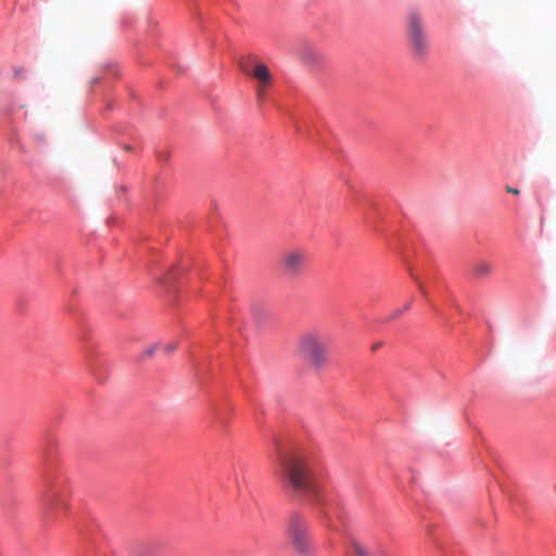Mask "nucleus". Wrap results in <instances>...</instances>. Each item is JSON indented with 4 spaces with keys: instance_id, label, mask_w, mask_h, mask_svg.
Here are the masks:
<instances>
[{
    "instance_id": "f257e3e1",
    "label": "nucleus",
    "mask_w": 556,
    "mask_h": 556,
    "mask_svg": "<svg viewBox=\"0 0 556 556\" xmlns=\"http://www.w3.org/2000/svg\"><path fill=\"white\" fill-rule=\"evenodd\" d=\"M281 482L298 492H306L321 507L324 516L330 518V508L320 490L314 482L307 458L299 453H281L276 469Z\"/></svg>"
},
{
    "instance_id": "f03ea898",
    "label": "nucleus",
    "mask_w": 556,
    "mask_h": 556,
    "mask_svg": "<svg viewBox=\"0 0 556 556\" xmlns=\"http://www.w3.org/2000/svg\"><path fill=\"white\" fill-rule=\"evenodd\" d=\"M296 352L312 367L321 368L328 357L327 340L318 331H306L298 340Z\"/></svg>"
},
{
    "instance_id": "7ed1b4c3",
    "label": "nucleus",
    "mask_w": 556,
    "mask_h": 556,
    "mask_svg": "<svg viewBox=\"0 0 556 556\" xmlns=\"http://www.w3.org/2000/svg\"><path fill=\"white\" fill-rule=\"evenodd\" d=\"M287 535L295 554L299 556H315L308 522L304 517L298 514L290 516Z\"/></svg>"
},
{
    "instance_id": "20e7f679",
    "label": "nucleus",
    "mask_w": 556,
    "mask_h": 556,
    "mask_svg": "<svg viewBox=\"0 0 556 556\" xmlns=\"http://www.w3.org/2000/svg\"><path fill=\"white\" fill-rule=\"evenodd\" d=\"M45 507L49 514L65 513L70 507V492L61 483L51 482L45 495Z\"/></svg>"
},
{
    "instance_id": "39448f33",
    "label": "nucleus",
    "mask_w": 556,
    "mask_h": 556,
    "mask_svg": "<svg viewBox=\"0 0 556 556\" xmlns=\"http://www.w3.org/2000/svg\"><path fill=\"white\" fill-rule=\"evenodd\" d=\"M307 252L302 249L286 250L280 257V267L283 275L295 278L304 270Z\"/></svg>"
},
{
    "instance_id": "423d86ee",
    "label": "nucleus",
    "mask_w": 556,
    "mask_h": 556,
    "mask_svg": "<svg viewBox=\"0 0 556 556\" xmlns=\"http://www.w3.org/2000/svg\"><path fill=\"white\" fill-rule=\"evenodd\" d=\"M408 39L414 53L417 56H424L427 52L428 43L421 17L416 12L410 13L408 16Z\"/></svg>"
},
{
    "instance_id": "0eeeda50",
    "label": "nucleus",
    "mask_w": 556,
    "mask_h": 556,
    "mask_svg": "<svg viewBox=\"0 0 556 556\" xmlns=\"http://www.w3.org/2000/svg\"><path fill=\"white\" fill-rule=\"evenodd\" d=\"M245 72L257 80L256 93L260 98L263 97L265 88L271 83L269 68L264 63H256L251 71L245 70Z\"/></svg>"
},
{
    "instance_id": "6e6552de",
    "label": "nucleus",
    "mask_w": 556,
    "mask_h": 556,
    "mask_svg": "<svg viewBox=\"0 0 556 556\" xmlns=\"http://www.w3.org/2000/svg\"><path fill=\"white\" fill-rule=\"evenodd\" d=\"M131 556H167V551L163 542L148 541L136 546Z\"/></svg>"
},
{
    "instance_id": "1a4fd4ad",
    "label": "nucleus",
    "mask_w": 556,
    "mask_h": 556,
    "mask_svg": "<svg viewBox=\"0 0 556 556\" xmlns=\"http://www.w3.org/2000/svg\"><path fill=\"white\" fill-rule=\"evenodd\" d=\"M298 58L308 67H318L323 64V54L314 47L303 45L298 51Z\"/></svg>"
},
{
    "instance_id": "9d476101",
    "label": "nucleus",
    "mask_w": 556,
    "mask_h": 556,
    "mask_svg": "<svg viewBox=\"0 0 556 556\" xmlns=\"http://www.w3.org/2000/svg\"><path fill=\"white\" fill-rule=\"evenodd\" d=\"M350 556H392L384 548H377L370 552L365 545L357 541L351 542V554Z\"/></svg>"
},
{
    "instance_id": "9b49d317",
    "label": "nucleus",
    "mask_w": 556,
    "mask_h": 556,
    "mask_svg": "<svg viewBox=\"0 0 556 556\" xmlns=\"http://www.w3.org/2000/svg\"><path fill=\"white\" fill-rule=\"evenodd\" d=\"M473 273L478 277H486L492 273V265L488 262H479L473 266Z\"/></svg>"
},
{
    "instance_id": "f8f14e48",
    "label": "nucleus",
    "mask_w": 556,
    "mask_h": 556,
    "mask_svg": "<svg viewBox=\"0 0 556 556\" xmlns=\"http://www.w3.org/2000/svg\"><path fill=\"white\" fill-rule=\"evenodd\" d=\"M160 348H161L162 352L167 356L177 350L178 344L176 341H170L167 343L160 344Z\"/></svg>"
},
{
    "instance_id": "ddd939ff",
    "label": "nucleus",
    "mask_w": 556,
    "mask_h": 556,
    "mask_svg": "<svg viewBox=\"0 0 556 556\" xmlns=\"http://www.w3.org/2000/svg\"><path fill=\"white\" fill-rule=\"evenodd\" d=\"M410 307H412V301H408L401 308H399L394 313H392L390 316V319H396L397 317L401 316V314L408 311Z\"/></svg>"
},
{
    "instance_id": "4468645a",
    "label": "nucleus",
    "mask_w": 556,
    "mask_h": 556,
    "mask_svg": "<svg viewBox=\"0 0 556 556\" xmlns=\"http://www.w3.org/2000/svg\"><path fill=\"white\" fill-rule=\"evenodd\" d=\"M27 76V71L24 67H15L14 68V77L24 79Z\"/></svg>"
},
{
    "instance_id": "2eb2a0df",
    "label": "nucleus",
    "mask_w": 556,
    "mask_h": 556,
    "mask_svg": "<svg viewBox=\"0 0 556 556\" xmlns=\"http://www.w3.org/2000/svg\"><path fill=\"white\" fill-rule=\"evenodd\" d=\"M159 348H160V344H159V343H155V344H153V345H151V346L147 348V349L144 350V354H146L147 356H152V355L154 354V352H155Z\"/></svg>"
},
{
    "instance_id": "dca6fc26",
    "label": "nucleus",
    "mask_w": 556,
    "mask_h": 556,
    "mask_svg": "<svg viewBox=\"0 0 556 556\" xmlns=\"http://www.w3.org/2000/svg\"><path fill=\"white\" fill-rule=\"evenodd\" d=\"M505 189H506V191H507L508 193H511V194H515V195H518V194L520 193V190H519V189H517V188H513V187H510V186H506V188H505Z\"/></svg>"
},
{
    "instance_id": "f3484780",
    "label": "nucleus",
    "mask_w": 556,
    "mask_h": 556,
    "mask_svg": "<svg viewBox=\"0 0 556 556\" xmlns=\"http://www.w3.org/2000/svg\"><path fill=\"white\" fill-rule=\"evenodd\" d=\"M383 345L382 342H376L374 345H372V351H377L378 349H380L381 346Z\"/></svg>"
},
{
    "instance_id": "a211bd4d",
    "label": "nucleus",
    "mask_w": 556,
    "mask_h": 556,
    "mask_svg": "<svg viewBox=\"0 0 556 556\" xmlns=\"http://www.w3.org/2000/svg\"><path fill=\"white\" fill-rule=\"evenodd\" d=\"M414 279L418 282V285H419V288H420L421 292H422V293H425V290H424L422 285L418 281V279H417V278H414Z\"/></svg>"
},
{
    "instance_id": "6ab92c4d",
    "label": "nucleus",
    "mask_w": 556,
    "mask_h": 556,
    "mask_svg": "<svg viewBox=\"0 0 556 556\" xmlns=\"http://www.w3.org/2000/svg\"><path fill=\"white\" fill-rule=\"evenodd\" d=\"M97 81H98V79L94 78L91 80V84H96Z\"/></svg>"
}]
</instances>
